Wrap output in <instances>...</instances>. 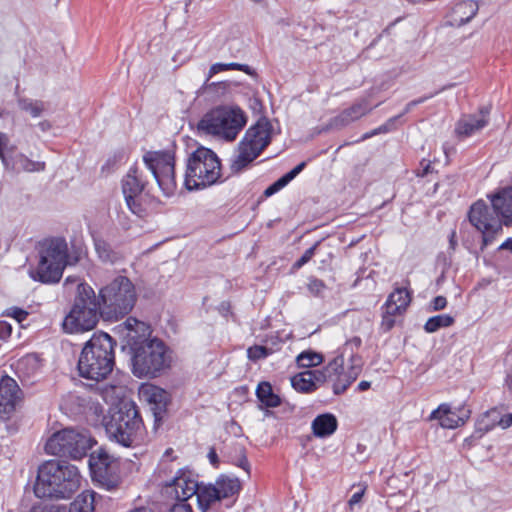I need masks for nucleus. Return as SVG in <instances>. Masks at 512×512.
<instances>
[{"label":"nucleus","instance_id":"dca6fc26","mask_svg":"<svg viewBox=\"0 0 512 512\" xmlns=\"http://www.w3.org/2000/svg\"><path fill=\"white\" fill-rule=\"evenodd\" d=\"M142 172L138 168H131L122 180V190L129 209L138 216H143L144 209L138 202V197L145 188Z\"/></svg>","mask_w":512,"mask_h":512},{"label":"nucleus","instance_id":"e433bc0d","mask_svg":"<svg viewBox=\"0 0 512 512\" xmlns=\"http://www.w3.org/2000/svg\"><path fill=\"white\" fill-rule=\"evenodd\" d=\"M97 391L106 403L111 404V407L117 406L124 395V387L120 385L105 384L98 387Z\"/></svg>","mask_w":512,"mask_h":512},{"label":"nucleus","instance_id":"58836bf2","mask_svg":"<svg viewBox=\"0 0 512 512\" xmlns=\"http://www.w3.org/2000/svg\"><path fill=\"white\" fill-rule=\"evenodd\" d=\"M94 497L93 492H84L80 494L69 507L68 512H94Z\"/></svg>","mask_w":512,"mask_h":512},{"label":"nucleus","instance_id":"79ce46f5","mask_svg":"<svg viewBox=\"0 0 512 512\" xmlns=\"http://www.w3.org/2000/svg\"><path fill=\"white\" fill-rule=\"evenodd\" d=\"M94 246L96 253L100 260L103 262H112L114 259V253L109 245L104 239L95 238Z\"/></svg>","mask_w":512,"mask_h":512},{"label":"nucleus","instance_id":"f03ea898","mask_svg":"<svg viewBox=\"0 0 512 512\" xmlns=\"http://www.w3.org/2000/svg\"><path fill=\"white\" fill-rule=\"evenodd\" d=\"M102 425L108 438L124 447L137 446L143 439V422L133 402L122 401L110 407L103 416Z\"/></svg>","mask_w":512,"mask_h":512},{"label":"nucleus","instance_id":"c9c22d12","mask_svg":"<svg viewBox=\"0 0 512 512\" xmlns=\"http://www.w3.org/2000/svg\"><path fill=\"white\" fill-rule=\"evenodd\" d=\"M214 485L221 499L237 494L241 487L237 478L230 477H221Z\"/></svg>","mask_w":512,"mask_h":512},{"label":"nucleus","instance_id":"bf43d9fd","mask_svg":"<svg viewBox=\"0 0 512 512\" xmlns=\"http://www.w3.org/2000/svg\"><path fill=\"white\" fill-rule=\"evenodd\" d=\"M11 332L12 328L10 324L6 322H0V333L2 334V336H10Z\"/></svg>","mask_w":512,"mask_h":512},{"label":"nucleus","instance_id":"f3484780","mask_svg":"<svg viewBox=\"0 0 512 512\" xmlns=\"http://www.w3.org/2000/svg\"><path fill=\"white\" fill-rule=\"evenodd\" d=\"M117 333L121 336L123 341L130 347L131 351L144 341L152 339L151 329L145 322L139 321L135 318H128L123 323L116 327Z\"/></svg>","mask_w":512,"mask_h":512},{"label":"nucleus","instance_id":"f257e3e1","mask_svg":"<svg viewBox=\"0 0 512 512\" xmlns=\"http://www.w3.org/2000/svg\"><path fill=\"white\" fill-rule=\"evenodd\" d=\"M80 480L76 466L50 460L39 467L34 492L38 498L68 499L79 489Z\"/></svg>","mask_w":512,"mask_h":512},{"label":"nucleus","instance_id":"680f3d73","mask_svg":"<svg viewBox=\"0 0 512 512\" xmlns=\"http://www.w3.org/2000/svg\"><path fill=\"white\" fill-rule=\"evenodd\" d=\"M363 493V491L354 493L349 500V505L352 506L359 503L362 499Z\"/></svg>","mask_w":512,"mask_h":512},{"label":"nucleus","instance_id":"2eb2a0df","mask_svg":"<svg viewBox=\"0 0 512 512\" xmlns=\"http://www.w3.org/2000/svg\"><path fill=\"white\" fill-rule=\"evenodd\" d=\"M90 466L95 479L106 489L111 490L117 486V461L113 456L100 449L91 455Z\"/></svg>","mask_w":512,"mask_h":512},{"label":"nucleus","instance_id":"9d476101","mask_svg":"<svg viewBox=\"0 0 512 512\" xmlns=\"http://www.w3.org/2000/svg\"><path fill=\"white\" fill-rule=\"evenodd\" d=\"M271 125L267 120H259L245 133L238 144L236 154L231 162V169L239 172L256 159L270 143Z\"/></svg>","mask_w":512,"mask_h":512},{"label":"nucleus","instance_id":"7ed1b4c3","mask_svg":"<svg viewBox=\"0 0 512 512\" xmlns=\"http://www.w3.org/2000/svg\"><path fill=\"white\" fill-rule=\"evenodd\" d=\"M114 342L107 333H95L84 345L78 360L79 375L102 381L114 367Z\"/></svg>","mask_w":512,"mask_h":512},{"label":"nucleus","instance_id":"412c9836","mask_svg":"<svg viewBox=\"0 0 512 512\" xmlns=\"http://www.w3.org/2000/svg\"><path fill=\"white\" fill-rule=\"evenodd\" d=\"M375 105V107H377ZM374 106H371L369 98L364 97L356 101L351 107L343 110L330 122L332 128H342L368 114Z\"/></svg>","mask_w":512,"mask_h":512},{"label":"nucleus","instance_id":"338daca9","mask_svg":"<svg viewBox=\"0 0 512 512\" xmlns=\"http://www.w3.org/2000/svg\"><path fill=\"white\" fill-rule=\"evenodd\" d=\"M505 385L507 386V388L512 391V374H508L506 379H505Z\"/></svg>","mask_w":512,"mask_h":512},{"label":"nucleus","instance_id":"4c0bfd02","mask_svg":"<svg viewBox=\"0 0 512 512\" xmlns=\"http://www.w3.org/2000/svg\"><path fill=\"white\" fill-rule=\"evenodd\" d=\"M17 104L21 111L28 113L34 118L40 117L46 109L43 101L26 97H20L17 100Z\"/></svg>","mask_w":512,"mask_h":512},{"label":"nucleus","instance_id":"1a4fd4ad","mask_svg":"<svg viewBox=\"0 0 512 512\" xmlns=\"http://www.w3.org/2000/svg\"><path fill=\"white\" fill-rule=\"evenodd\" d=\"M97 299L105 313L114 317L124 316L136 302L135 287L127 277L119 276L100 290Z\"/></svg>","mask_w":512,"mask_h":512},{"label":"nucleus","instance_id":"aec40b11","mask_svg":"<svg viewBox=\"0 0 512 512\" xmlns=\"http://www.w3.org/2000/svg\"><path fill=\"white\" fill-rule=\"evenodd\" d=\"M139 395L141 399L150 405L155 420L161 419V415L165 411L168 403L167 392L156 385L146 383L140 386Z\"/></svg>","mask_w":512,"mask_h":512},{"label":"nucleus","instance_id":"a878e982","mask_svg":"<svg viewBox=\"0 0 512 512\" xmlns=\"http://www.w3.org/2000/svg\"><path fill=\"white\" fill-rule=\"evenodd\" d=\"M478 4L473 0H465L457 3L451 12L453 25L462 26L468 23L477 13Z\"/></svg>","mask_w":512,"mask_h":512},{"label":"nucleus","instance_id":"f8f14e48","mask_svg":"<svg viewBox=\"0 0 512 512\" xmlns=\"http://www.w3.org/2000/svg\"><path fill=\"white\" fill-rule=\"evenodd\" d=\"M143 161L163 195L173 196L177 190L174 154L169 151H149L144 154Z\"/></svg>","mask_w":512,"mask_h":512},{"label":"nucleus","instance_id":"49530a36","mask_svg":"<svg viewBox=\"0 0 512 512\" xmlns=\"http://www.w3.org/2000/svg\"><path fill=\"white\" fill-rule=\"evenodd\" d=\"M318 243L307 249L304 254L293 264L294 269H299L305 265L315 254Z\"/></svg>","mask_w":512,"mask_h":512},{"label":"nucleus","instance_id":"2f4dec72","mask_svg":"<svg viewBox=\"0 0 512 512\" xmlns=\"http://www.w3.org/2000/svg\"><path fill=\"white\" fill-rule=\"evenodd\" d=\"M495 414H497L496 409H492L488 412H486L481 419L478 421V430L482 432H488L491 429L495 427L496 424L501 426L503 429H506L510 426H512V413L505 415L499 419V421L496 422V419H493L491 422H488V419L490 417H493Z\"/></svg>","mask_w":512,"mask_h":512},{"label":"nucleus","instance_id":"9b49d317","mask_svg":"<svg viewBox=\"0 0 512 512\" xmlns=\"http://www.w3.org/2000/svg\"><path fill=\"white\" fill-rule=\"evenodd\" d=\"M93 440L86 431L66 428L52 434L45 444V451L51 455L81 459L92 447Z\"/></svg>","mask_w":512,"mask_h":512},{"label":"nucleus","instance_id":"8fccbe9b","mask_svg":"<svg viewBox=\"0 0 512 512\" xmlns=\"http://www.w3.org/2000/svg\"><path fill=\"white\" fill-rule=\"evenodd\" d=\"M9 315L12 316L14 319H16L17 322L20 323L26 319L28 313L23 309L13 307L9 310Z\"/></svg>","mask_w":512,"mask_h":512},{"label":"nucleus","instance_id":"864d4df0","mask_svg":"<svg viewBox=\"0 0 512 512\" xmlns=\"http://www.w3.org/2000/svg\"><path fill=\"white\" fill-rule=\"evenodd\" d=\"M30 512H67V510L63 506L52 505V506H45L42 508L34 507L31 509Z\"/></svg>","mask_w":512,"mask_h":512},{"label":"nucleus","instance_id":"c03bdc74","mask_svg":"<svg viewBox=\"0 0 512 512\" xmlns=\"http://www.w3.org/2000/svg\"><path fill=\"white\" fill-rule=\"evenodd\" d=\"M72 399H75L79 402V406L81 410L84 412L86 410H91L95 414L102 413V406L100 404L90 403L86 397H81L77 395H71Z\"/></svg>","mask_w":512,"mask_h":512},{"label":"nucleus","instance_id":"603ef678","mask_svg":"<svg viewBox=\"0 0 512 512\" xmlns=\"http://www.w3.org/2000/svg\"><path fill=\"white\" fill-rule=\"evenodd\" d=\"M226 67H227V70H239V71H243L249 75L252 74L251 68L246 64L231 62V63H226Z\"/></svg>","mask_w":512,"mask_h":512},{"label":"nucleus","instance_id":"e2e57ef3","mask_svg":"<svg viewBox=\"0 0 512 512\" xmlns=\"http://www.w3.org/2000/svg\"><path fill=\"white\" fill-rule=\"evenodd\" d=\"M499 249H500V250L507 249V250H510V251L512 252V238H509V239H507L505 242H503V243L499 246Z\"/></svg>","mask_w":512,"mask_h":512},{"label":"nucleus","instance_id":"c85d7f7f","mask_svg":"<svg viewBox=\"0 0 512 512\" xmlns=\"http://www.w3.org/2000/svg\"><path fill=\"white\" fill-rule=\"evenodd\" d=\"M16 370L21 377L30 379L41 373L42 361L36 354H28L17 361Z\"/></svg>","mask_w":512,"mask_h":512},{"label":"nucleus","instance_id":"423d86ee","mask_svg":"<svg viewBox=\"0 0 512 512\" xmlns=\"http://www.w3.org/2000/svg\"><path fill=\"white\" fill-rule=\"evenodd\" d=\"M220 177L221 163L214 151L201 146L189 155L184 178L187 190L209 187L217 183Z\"/></svg>","mask_w":512,"mask_h":512},{"label":"nucleus","instance_id":"f704fd0d","mask_svg":"<svg viewBox=\"0 0 512 512\" xmlns=\"http://www.w3.org/2000/svg\"><path fill=\"white\" fill-rule=\"evenodd\" d=\"M429 97H423V98H420V99H417V100H413L411 102H409L403 113L396 116V117H392L390 118L385 124L381 125L380 127L372 130L371 132L369 133H366L364 136H363V139H367V138H370L372 136H375L377 134H381V133H387L389 131H391L393 128H394V124L396 122L397 119H399L402 115L410 112L412 110L413 107H415L416 105L420 104V103H423L425 100H427Z\"/></svg>","mask_w":512,"mask_h":512},{"label":"nucleus","instance_id":"72a5a7b5","mask_svg":"<svg viewBox=\"0 0 512 512\" xmlns=\"http://www.w3.org/2000/svg\"><path fill=\"white\" fill-rule=\"evenodd\" d=\"M305 165V162L299 163L291 171L283 175L276 182H274L272 185L266 188V190L264 191V195L266 197H270L276 192L280 191L304 169Z\"/></svg>","mask_w":512,"mask_h":512},{"label":"nucleus","instance_id":"3c124183","mask_svg":"<svg viewBox=\"0 0 512 512\" xmlns=\"http://www.w3.org/2000/svg\"><path fill=\"white\" fill-rule=\"evenodd\" d=\"M447 300L444 296H437L433 299L431 303V310L433 311H439L446 307Z\"/></svg>","mask_w":512,"mask_h":512},{"label":"nucleus","instance_id":"6e6d98bb","mask_svg":"<svg viewBox=\"0 0 512 512\" xmlns=\"http://www.w3.org/2000/svg\"><path fill=\"white\" fill-rule=\"evenodd\" d=\"M360 345H361V339L359 337H354L345 343L341 354L344 355V353L348 350L349 347L358 348Z\"/></svg>","mask_w":512,"mask_h":512},{"label":"nucleus","instance_id":"4d7b16f0","mask_svg":"<svg viewBox=\"0 0 512 512\" xmlns=\"http://www.w3.org/2000/svg\"><path fill=\"white\" fill-rule=\"evenodd\" d=\"M240 452V457H239V460L238 462L236 463L239 467L243 468L246 472L249 471V464H248V461H247V458L244 454V451L243 449H240L239 450Z\"/></svg>","mask_w":512,"mask_h":512},{"label":"nucleus","instance_id":"ddd939ff","mask_svg":"<svg viewBox=\"0 0 512 512\" xmlns=\"http://www.w3.org/2000/svg\"><path fill=\"white\" fill-rule=\"evenodd\" d=\"M362 371L360 357L353 353L345 362L343 354L335 357L325 368L326 379L332 382L335 394H341L357 379Z\"/></svg>","mask_w":512,"mask_h":512},{"label":"nucleus","instance_id":"a19ab883","mask_svg":"<svg viewBox=\"0 0 512 512\" xmlns=\"http://www.w3.org/2000/svg\"><path fill=\"white\" fill-rule=\"evenodd\" d=\"M323 357L312 351H304L297 356V363L300 367L309 368L321 364Z\"/></svg>","mask_w":512,"mask_h":512},{"label":"nucleus","instance_id":"39448f33","mask_svg":"<svg viewBox=\"0 0 512 512\" xmlns=\"http://www.w3.org/2000/svg\"><path fill=\"white\" fill-rule=\"evenodd\" d=\"M247 118L237 106H218L207 112L198 122V130L231 142L246 125Z\"/></svg>","mask_w":512,"mask_h":512},{"label":"nucleus","instance_id":"6ab92c4d","mask_svg":"<svg viewBox=\"0 0 512 512\" xmlns=\"http://www.w3.org/2000/svg\"><path fill=\"white\" fill-rule=\"evenodd\" d=\"M20 401V388L16 381L8 376L0 381V422L12 417Z\"/></svg>","mask_w":512,"mask_h":512},{"label":"nucleus","instance_id":"13d9d810","mask_svg":"<svg viewBox=\"0 0 512 512\" xmlns=\"http://www.w3.org/2000/svg\"><path fill=\"white\" fill-rule=\"evenodd\" d=\"M170 512H192V509L188 504L178 503L171 508Z\"/></svg>","mask_w":512,"mask_h":512},{"label":"nucleus","instance_id":"37998d69","mask_svg":"<svg viewBox=\"0 0 512 512\" xmlns=\"http://www.w3.org/2000/svg\"><path fill=\"white\" fill-rule=\"evenodd\" d=\"M270 353L271 350L269 348L260 345L249 347L247 350L248 358L252 361L266 358Z\"/></svg>","mask_w":512,"mask_h":512},{"label":"nucleus","instance_id":"de8ad7c7","mask_svg":"<svg viewBox=\"0 0 512 512\" xmlns=\"http://www.w3.org/2000/svg\"><path fill=\"white\" fill-rule=\"evenodd\" d=\"M397 315L398 314L388 313V309L386 307H384V311H383V315H382V326L385 327L386 330H390L395 324L394 317Z\"/></svg>","mask_w":512,"mask_h":512},{"label":"nucleus","instance_id":"0e129e2a","mask_svg":"<svg viewBox=\"0 0 512 512\" xmlns=\"http://www.w3.org/2000/svg\"><path fill=\"white\" fill-rule=\"evenodd\" d=\"M38 126L43 132L48 131L51 128V124L48 121H42Z\"/></svg>","mask_w":512,"mask_h":512},{"label":"nucleus","instance_id":"393cba45","mask_svg":"<svg viewBox=\"0 0 512 512\" xmlns=\"http://www.w3.org/2000/svg\"><path fill=\"white\" fill-rule=\"evenodd\" d=\"M6 170L20 173V172H40L45 169V163L34 161L23 153H18L14 157L9 158L8 166H4Z\"/></svg>","mask_w":512,"mask_h":512},{"label":"nucleus","instance_id":"5fc2aeb1","mask_svg":"<svg viewBox=\"0 0 512 512\" xmlns=\"http://www.w3.org/2000/svg\"><path fill=\"white\" fill-rule=\"evenodd\" d=\"M226 70H227L226 63H215V64H213L210 67V69H209V73H208L206 81L211 79L215 74H217L219 72H222V71H226Z\"/></svg>","mask_w":512,"mask_h":512},{"label":"nucleus","instance_id":"052dcab7","mask_svg":"<svg viewBox=\"0 0 512 512\" xmlns=\"http://www.w3.org/2000/svg\"><path fill=\"white\" fill-rule=\"evenodd\" d=\"M207 456L212 465L216 466L218 464V456L214 448H210Z\"/></svg>","mask_w":512,"mask_h":512},{"label":"nucleus","instance_id":"c756f323","mask_svg":"<svg viewBox=\"0 0 512 512\" xmlns=\"http://www.w3.org/2000/svg\"><path fill=\"white\" fill-rule=\"evenodd\" d=\"M336 429L337 419L329 413L317 416L312 422L313 433L320 438L332 435Z\"/></svg>","mask_w":512,"mask_h":512},{"label":"nucleus","instance_id":"ea45409f","mask_svg":"<svg viewBox=\"0 0 512 512\" xmlns=\"http://www.w3.org/2000/svg\"><path fill=\"white\" fill-rule=\"evenodd\" d=\"M454 323V318L448 314H440L430 317L425 325L424 330L427 333H434L440 328L449 327Z\"/></svg>","mask_w":512,"mask_h":512},{"label":"nucleus","instance_id":"7c9ffc66","mask_svg":"<svg viewBox=\"0 0 512 512\" xmlns=\"http://www.w3.org/2000/svg\"><path fill=\"white\" fill-rule=\"evenodd\" d=\"M256 396L265 407L275 408L281 404L280 397L273 392L269 382H260L256 388Z\"/></svg>","mask_w":512,"mask_h":512},{"label":"nucleus","instance_id":"a211bd4d","mask_svg":"<svg viewBox=\"0 0 512 512\" xmlns=\"http://www.w3.org/2000/svg\"><path fill=\"white\" fill-rule=\"evenodd\" d=\"M166 487L171 489L170 493H174L175 498L180 503H185L189 498L196 495L199 483L191 471L179 469L171 482L166 484Z\"/></svg>","mask_w":512,"mask_h":512},{"label":"nucleus","instance_id":"6e6552de","mask_svg":"<svg viewBox=\"0 0 512 512\" xmlns=\"http://www.w3.org/2000/svg\"><path fill=\"white\" fill-rule=\"evenodd\" d=\"M40 259L36 270L30 271L34 280L42 283L58 282L68 264V247L63 238L46 240L41 244Z\"/></svg>","mask_w":512,"mask_h":512},{"label":"nucleus","instance_id":"0eeeda50","mask_svg":"<svg viewBox=\"0 0 512 512\" xmlns=\"http://www.w3.org/2000/svg\"><path fill=\"white\" fill-rule=\"evenodd\" d=\"M100 308L94 290L87 284H79L73 308L63 321L64 330L68 333L92 330L98 322Z\"/></svg>","mask_w":512,"mask_h":512},{"label":"nucleus","instance_id":"69168bd1","mask_svg":"<svg viewBox=\"0 0 512 512\" xmlns=\"http://www.w3.org/2000/svg\"><path fill=\"white\" fill-rule=\"evenodd\" d=\"M370 388V382L368 381H361L359 384H358V389L360 391H365L367 389Z\"/></svg>","mask_w":512,"mask_h":512},{"label":"nucleus","instance_id":"20e7f679","mask_svg":"<svg viewBox=\"0 0 512 512\" xmlns=\"http://www.w3.org/2000/svg\"><path fill=\"white\" fill-rule=\"evenodd\" d=\"M171 351L159 338L144 341L132 351V373L138 378H155L168 369Z\"/></svg>","mask_w":512,"mask_h":512},{"label":"nucleus","instance_id":"5701e85b","mask_svg":"<svg viewBox=\"0 0 512 512\" xmlns=\"http://www.w3.org/2000/svg\"><path fill=\"white\" fill-rule=\"evenodd\" d=\"M326 380V375L320 370H306L291 378L293 388L299 392L314 391L317 386Z\"/></svg>","mask_w":512,"mask_h":512},{"label":"nucleus","instance_id":"09e8293b","mask_svg":"<svg viewBox=\"0 0 512 512\" xmlns=\"http://www.w3.org/2000/svg\"><path fill=\"white\" fill-rule=\"evenodd\" d=\"M325 288L323 281L313 278L309 281L308 289L315 295H319Z\"/></svg>","mask_w":512,"mask_h":512},{"label":"nucleus","instance_id":"bb28decb","mask_svg":"<svg viewBox=\"0 0 512 512\" xmlns=\"http://www.w3.org/2000/svg\"><path fill=\"white\" fill-rule=\"evenodd\" d=\"M411 302V294L406 288H396L389 296L384 305L388 313L402 314L406 311Z\"/></svg>","mask_w":512,"mask_h":512},{"label":"nucleus","instance_id":"a18cd8bd","mask_svg":"<svg viewBox=\"0 0 512 512\" xmlns=\"http://www.w3.org/2000/svg\"><path fill=\"white\" fill-rule=\"evenodd\" d=\"M10 142L9 136L0 131V160L3 166H8L9 157L6 155V149L8 148Z\"/></svg>","mask_w":512,"mask_h":512},{"label":"nucleus","instance_id":"774afa93","mask_svg":"<svg viewBox=\"0 0 512 512\" xmlns=\"http://www.w3.org/2000/svg\"><path fill=\"white\" fill-rule=\"evenodd\" d=\"M130 512H153L151 509L149 508H138V509H135L133 511H130Z\"/></svg>","mask_w":512,"mask_h":512},{"label":"nucleus","instance_id":"473e14b6","mask_svg":"<svg viewBox=\"0 0 512 512\" xmlns=\"http://www.w3.org/2000/svg\"><path fill=\"white\" fill-rule=\"evenodd\" d=\"M196 496L199 507L203 512H205L211 504L221 500L215 485H199Z\"/></svg>","mask_w":512,"mask_h":512},{"label":"nucleus","instance_id":"b1692460","mask_svg":"<svg viewBox=\"0 0 512 512\" xmlns=\"http://www.w3.org/2000/svg\"><path fill=\"white\" fill-rule=\"evenodd\" d=\"M430 420H437L441 427L446 429H455L465 423V418L459 416L451 409L447 403L440 404L437 409L432 411Z\"/></svg>","mask_w":512,"mask_h":512},{"label":"nucleus","instance_id":"4be33fe9","mask_svg":"<svg viewBox=\"0 0 512 512\" xmlns=\"http://www.w3.org/2000/svg\"><path fill=\"white\" fill-rule=\"evenodd\" d=\"M488 114V110L482 109L477 115L463 116L456 125V134L460 137H469L476 134L488 124Z\"/></svg>","mask_w":512,"mask_h":512},{"label":"nucleus","instance_id":"4468645a","mask_svg":"<svg viewBox=\"0 0 512 512\" xmlns=\"http://www.w3.org/2000/svg\"><path fill=\"white\" fill-rule=\"evenodd\" d=\"M469 221L483 235V245L490 244L494 237L502 231V224L497 210L490 208L484 201L474 203L469 211Z\"/></svg>","mask_w":512,"mask_h":512},{"label":"nucleus","instance_id":"cd10ccee","mask_svg":"<svg viewBox=\"0 0 512 512\" xmlns=\"http://www.w3.org/2000/svg\"><path fill=\"white\" fill-rule=\"evenodd\" d=\"M492 206L503 217L505 224H512V186L492 198Z\"/></svg>","mask_w":512,"mask_h":512}]
</instances>
